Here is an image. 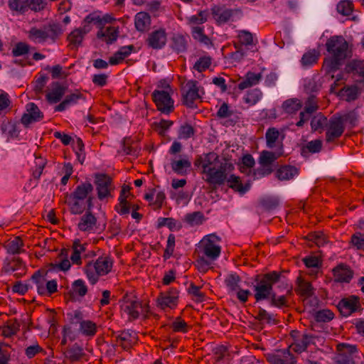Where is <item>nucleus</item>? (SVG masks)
I'll return each instance as SVG.
<instances>
[{
	"label": "nucleus",
	"instance_id": "nucleus-51",
	"mask_svg": "<svg viewBox=\"0 0 364 364\" xmlns=\"http://www.w3.org/2000/svg\"><path fill=\"white\" fill-rule=\"evenodd\" d=\"M100 18V16L97 14V12H93L86 16L82 23L84 32L89 33L92 29L90 24L93 23L96 26Z\"/></svg>",
	"mask_w": 364,
	"mask_h": 364
},
{
	"label": "nucleus",
	"instance_id": "nucleus-43",
	"mask_svg": "<svg viewBox=\"0 0 364 364\" xmlns=\"http://www.w3.org/2000/svg\"><path fill=\"white\" fill-rule=\"evenodd\" d=\"M255 319L261 323L265 322L268 324L276 325L279 321L274 318V315L268 313L264 309L259 307L258 313L255 316Z\"/></svg>",
	"mask_w": 364,
	"mask_h": 364
},
{
	"label": "nucleus",
	"instance_id": "nucleus-22",
	"mask_svg": "<svg viewBox=\"0 0 364 364\" xmlns=\"http://www.w3.org/2000/svg\"><path fill=\"white\" fill-rule=\"evenodd\" d=\"M322 146L323 143L321 139L312 140L301 147L300 154L303 157L307 159L311 154L319 153Z\"/></svg>",
	"mask_w": 364,
	"mask_h": 364
},
{
	"label": "nucleus",
	"instance_id": "nucleus-13",
	"mask_svg": "<svg viewBox=\"0 0 364 364\" xmlns=\"http://www.w3.org/2000/svg\"><path fill=\"white\" fill-rule=\"evenodd\" d=\"M334 282L337 283H350L353 277L354 272L346 263H340L332 269Z\"/></svg>",
	"mask_w": 364,
	"mask_h": 364
},
{
	"label": "nucleus",
	"instance_id": "nucleus-26",
	"mask_svg": "<svg viewBox=\"0 0 364 364\" xmlns=\"http://www.w3.org/2000/svg\"><path fill=\"white\" fill-rule=\"evenodd\" d=\"M23 266V262L20 257H14L11 259L6 257L4 259L1 273L7 274L11 272H15L20 269Z\"/></svg>",
	"mask_w": 364,
	"mask_h": 364
},
{
	"label": "nucleus",
	"instance_id": "nucleus-24",
	"mask_svg": "<svg viewBox=\"0 0 364 364\" xmlns=\"http://www.w3.org/2000/svg\"><path fill=\"white\" fill-rule=\"evenodd\" d=\"M65 87L59 82L53 83V89L46 95V100L50 104H55L61 100L65 93Z\"/></svg>",
	"mask_w": 364,
	"mask_h": 364
},
{
	"label": "nucleus",
	"instance_id": "nucleus-23",
	"mask_svg": "<svg viewBox=\"0 0 364 364\" xmlns=\"http://www.w3.org/2000/svg\"><path fill=\"white\" fill-rule=\"evenodd\" d=\"M299 169L294 166L284 165L280 166L277 172L276 176L280 181H289L293 179L294 176L299 175Z\"/></svg>",
	"mask_w": 364,
	"mask_h": 364
},
{
	"label": "nucleus",
	"instance_id": "nucleus-50",
	"mask_svg": "<svg viewBox=\"0 0 364 364\" xmlns=\"http://www.w3.org/2000/svg\"><path fill=\"white\" fill-rule=\"evenodd\" d=\"M346 73H351L356 72L360 76H364V65L359 60H352L349 62L345 68Z\"/></svg>",
	"mask_w": 364,
	"mask_h": 364
},
{
	"label": "nucleus",
	"instance_id": "nucleus-52",
	"mask_svg": "<svg viewBox=\"0 0 364 364\" xmlns=\"http://www.w3.org/2000/svg\"><path fill=\"white\" fill-rule=\"evenodd\" d=\"M212 59L210 56L200 57L193 65V68L199 73H203L208 69L211 65Z\"/></svg>",
	"mask_w": 364,
	"mask_h": 364
},
{
	"label": "nucleus",
	"instance_id": "nucleus-9",
	"mask_svg": "<svg viewBox=\"0 0 364 364\" xmlns=\"http://www.w3.org/2000/svg\"><path fill=\"white\" fill-rule=\"evenodd\" d=\"M112 336L115 338L113 346H120L124 350L131 349L136 339L134 332L131 330L112 331Z\"/></svg>",
	"mask_w": 364,
	"mask_h": 364
},
{
	"label": "nucleus",
	"instance_id": "nucleus-62",
	"mask_svg": "<svg viewBox=\"0 0 364 364\" xmlns=\"http://www.w3.org/2000/svg\"><path fill=\"white\" fill-rule=\"evenodd\" d=\"M49 33V38L55 41L63 33L61 26L59 23H49L46 26Z\"/></svg>",
	"mask_w": 364,
	"mask_h": 364
},
{
	"label": "nucleus",
	"instance_id": "nucleus-33",
	"mask_svg": "<svg viewBox=\"0 0 364 364\" xmlns=\"http://www.w3.org/2000/svg\"><path fill=\"white\" fill-rule=\"evenodd\" d=\"M282 155V152H273L262 151L259 158V164L261 166H272L273 163Z\"/></svg>",
	"mask_w": 364,
	"mask_h": 364
},
{
	"label": "nucleus",
	"instance_id": "nucleus-64",
	"mask_svg": "<svg viewBox=\"0 0 364 364\" xmlns=\"http://www.w3.org/2000/svg\"><path fill=\"white\" fill-rule=\"evenodd\" d=\"M350 242L358 250H364V234L355 232L351 236Z\"/></svg>",
	"mask_w": 364,
	"mask_h": 364
},
{
	"label": "nucleus",
	"instance_id": "nucleus-42",
	"mask_svg": "<svg viewBox=\"0 0 364 364\" xmlns=\"http://www.w3.org/2000/svg\"><path fill=\"white\" fill-rule=\"evenodd\" d=\"M80 331L84 336L92 337L97 333V325L92 321L85 320L80 324Z\"/></svg>",
	"mask_w": 364,
	"mask_h": 364
},
{
	"label": "nucleus",
	"instance_id": "nucleus-2",
	"mask_svg": "<svg viewBox=\"0 0 364 364\" xmlns=\"http://www.w3.org/2000/svg\"><path fill=\"white\" fill-rule=\"evenodd\" d=\"M326 47L331 57L326 58L323 64L327 73H335L348 58V43L342 36H333L327 40Z\"/></svg>",
	"mask_w": 364,
	"mask_h": 364
},
{
	"label": "nucleus",
	"instance_id": "nucleus-46",
	"mask_svg": "<svg viewBox=\"0 0 364 364\" xmlns=\"http://www.w3.org/2000/svg\"><path fill=\"white\" fill-rule=\"evenodd\" d=\"M241 281V279L239 275L236 273L230 274L227 276L225 279V284L228 287L229 291L233 292L236 291L240 288L239 283Z\"/></svg>",
	"mask_w": 364,
	"mask_h": 364
},
{
	"label": "nucleus",
	"instance_id": "nucleus-20",
	"mask_svg": "<svg viewBox=\"0 0 364 364\" xmlns=\"http://www.w3.org/2000/svg\"><path fill=\"white\" fill-rule=\"evenodd\" d=\"M226 182L230 188L241 195L247 193L250 188V183L242 184L240 177L231 174L228 178L227 177Z\"/></svg>",
	"mask_w": 364,
	"mask_h": 364
},
{
	"label": "nucleus",
	"instance_id": "nucleus-32",
	"mask_svg": "<svg viewBox=\"0 0 364 364\" xmlns=\"http://www.w3.org/2000/svg\"><path fill=\"white\" fill-rule=\"evenodd\" d=\"M134 24L139 32H144L151 24V17L146 12H139L135 16Z\"/></svg>",
	"mask_w": 364,
	"mask_h": 364
},
{
	"label": "nucleus",
	"instance_id": "nucleus-40",
	"mask_svg": "<svg viewBox=\"0 0 364 364\" xmlns=\"http://www.w3.org/2000/svg\"><path fill=\"white\" fill-rule=\"evenodd\" d=\"M85 353L82 347L77 344L73 345L71 348L65 352V356L71 362H76L82 358Z\"/></svg>",
	"mask_w": 364,
	"mask_h": 364
},
{
	"label": "nucleus",
	"instance_id": "nucleus-6",
	"mask_svg": "<svg viewBox=\"0 0 364 364\" xmlns=\"http://www.w3.org/2000/svg\"><path fill=\"white\" fill-rule=\"evenodd\" d=\"M151 97L157 109L163 114H169L174 110V101L169 93L165 90H154Z\"/></svg>",
	"mask_w": 364,
	"mask_h": 364
},
{
	"label": "nucleus",
	"instance_id": "nucleus-15",
	"mask_svg": "<svg viewBox=\"0 0 364 364\" xmlns=\"http://www.w3.org/2000/svg\"><path fill=\"white\" fill-rule=\"evenodd\" d=\"M178 291L175 288H170L166 292H161L157 298V304L161 309L166 307L174 308L178 301Z\"/></svg>",
	"mask_w": 364,
	"mask_h": 364
},
{
	"label": "nucleus",
	"instance_id": "nucleus-36",
	"mask_svg": "<svg viewBox=\"0 0 364 364\" xmlns=\"http://www.w3.org/2000/svg\"><path fill=\"white\" fill-rule=\"evenodd\" d=\"M142 308V304L138 301H132L126 302L125 304L122 306V310L127 313L132 319H136L139 316L138 309Z\"/></svg>",
	"mask_w": 364,
	"mask_h": 364
},
{
	"label": "nucleus",
	"instance_id": "nucleus-29",
	"mask_svg": "<svg viewBox=\"0 0 364 364\" xmlns=\"http://www.w3.org/2000/svg\"><path fill=\"white\" fill-rule=\"evenodd\" d=\"M96 223V217L91 213V211H87L86 213L82 216L77 226L80 230L85 232L92 230Z\"/></svg>",
	"mask_w": 364,
	"mask_h": 364
},
{
	"label": "nucleus",
	"instance_id": "nucleus-49",
	"mask_svg": "<svg viewBox=\"0 0 364 364\" xmlns=\"http://www.w3.org/2000/svg\"><path fill=\"white\" fill-rule=\"evenodd\" d=\"M279 136V132L276 128H269L265 134L267 146L270 149L274 147L276 145V141L278 140Z\"/></svg>",
	"mask_w": 364,
	"mask_h": 364
},
{
	"label": "nucleus",
	"instance_id": "nucleus-21",
	"mask_svg": "<svg viewBox=\"0 0 364 364\" xmlns=\"http://www.w3.org/2000/svg\"><path fill=\"white\" fill-rule=\"evenodd\" d=\"M48 271L45 269H38L31 276L30 281L36 284L37 292L41 296H44L45 287L46 284V276Z\"/></svg>",
	"mask_w": 364,
	"mask_h": 364
},
{
	"label": "nucleus",
	"instance_id": "nucleus-59",
	"mask_svg": "<svg viewBox=\"0 0 364 364\" xmlns=\"http://www.w3.org/2000/svg\"><path fill=\"white\" fill-rule=\"evenodd\" d=\"M30 46L24 42H18L13 48L11 53L14 57L25 55L29 53Z\"/></svg>",
	"mask_w": 364,
	"mask_h": 364
},
{
	"label": "nucleus",
	"instance_id": "nucleus-11",
	"mask_svg": "<svg viewBox=\"0 0 364 364\" xmlns=\"http://www.w3.org/2000/svg\"><path fill=\"white\" fill-rule=\"evenodd\" d=\"M337 350L339 352L336 358L337 364H355L353 355L357 352L356 346L339 343Z\"/></svg>",
	"mask_w": 364,
	"mask_h": 364
},
{
	"label": "nucleus",
	"instance_id": "nucleus-55",
	"mask_svg": "<svg viewBox=\"0 0 364 364\" xmlns=\"http://www.w3.org/2000/svg\"><path fill=\"white\" fill-rule=\"evenodd\" d=\"M192 36L195 40L208 45L210 43V38L204 33L203 27L196 26L192 28Z\"/></svg>",
	"mask_w": 364,
	"mask_h": 364
},
{
	"label": "nucleus",
	"instance_id": "nucleus-17",
	"mask_svg": "<svg viewBox=\"0 0 364 364\" xmlns=\"http://www.w3.org/2000/svg\"><path fill=\"white\" fill-rule=\"evenodd\" d=\"M80 100H85V97L80 90H76L73 93L67 95L64 100L55 107V112H63L69 107L76 105Z\"/></svg>",
	"mask_w": 364,
	"mask_h": 364
},
{
	"label": "nucleus",
	"instance_id": "nucleus-14",
	"mask_svg": "<svg viewBox=\"0 0 364 364\" xmlns=\"http://www.w3.org/2000/svg\"><path fill=\"white\" fill-rule=\"evenodd\" d=\"M267 360L270 364H295L296 360L289 348L277 350V353L266 355Z\"/></svg>",
	"mask_w": 364,
	"mask_h": 364
},
{
	"label": "nucleus",
	"instance_id": "nucleus-4",
	"mask_svg": "<svg viewBox=\"0 0 364 364\" xmlns=\"http://www.w3.org/2000/svg\"><path fill=\"white\" fill-rule=\"evenodd\" d=\"M97 197L100 200L112 197L111 192L114 189L112 178L107 173H97L94 176Z\"/></svg>",
	"mask_w": 364,
	"mask_h": 364
},
{
	"label": "nucleus",
	"instance_id": "nucleus-34",
	"mask_svg": "<svg viewBox=\"0 0 364 364\" xmlns=\"http://www.w3.org/2000/svg\"><path fill=\"white\" fill-rule=\"evenodd\" d=\"M24 243L21 238L19 236L15 237L11 240H8L5 245L4 247L6 248L7 252L11 255H18L23 252L24 250L22 249Z\"/></svg>",
	"mask_w": 364,
	"mask_h": 364
},
{
	"label": "nucleus",
	"instance_id": "nucleus-61",
	"mask_svg": "<svg viewBox=\"0 0 364 364\" xmlns=\"http://www.w3.org/2000/svg\"><path fill=\"white\" fill-rule=\"evenodd\" d=\"M342 91L344 92L346 96V100L351 102L355 100L359 95V88L357 85H352L347 87H344Z\"/></svg>",
	"mask_w": 364,
	"mask_h": 364
},
{
	"label": "nucleus",
	"instance_id": "nucleus-3",
	"mask_svg": "<svg viewBox=\"0 0 364 364\" xmlns=\"http://www.w3.org/2000/svg\"><path fill=\"white\" fill-rule=\"evenodd\" d=\"M340 314L348 317L356 312H361L363 308L360 304V299L356 295H350L342 298L336 305Z\"/></svg>",
	"mask_w": 364,
	"mask_h": 364
},
{
	"label": "nucleus",
	"instance_id": "nucleus-28",
	"mask_svg": "<svg viewBox=\"0 0 364 364\" xmlns=\"http://www.w3.org/2000/svg\"><path fill=\"white\" fill-rule=\"evenodd\" d=\"M211 13L213 17L220 23L228 22L233 15V11L232 9H223L218 6H214L212 7Z\"/></svg>",
	"mask_w": 364,
	"mask_h": 364
},
{
	"label": "nucleus",
	"instance_id": "nucleus-7",
	"mask_svg": "<svg viewBox=\"0 0 364 364\" xmlns=\"http://www.w3.org/2000/svg\"><path fill=\"white\" fill-rule=\"evenodd\" d=\"M220 238L215 234H210L204 237L203 240V252L211 261L215 260L220 255L221 247L216 243Z\"/></svg>",
	"mask_w": 364,
	"mask_h": 364
},
{
	"label": "nucleus",
	"instance_id": "nucleus-38",
	"mask_svg": "<svg viewBox=\"0 0 364 364\" xmlns=\"http://www.w3.org/2000/svg\"><path fill=\"white\" fill-rule=\"evenodd\" d=\"M298 288L296 289L301 296L310 297L314 294V289L311 284L302 279L301 277L297 278Z\"/></svg>",
	"mask_w": 364,
	"mask_h": 364
},
{
	"label": "nucleus",
	"instance_id": "nucleus-35",
	"mask_svg": "<svg viewBox=\"0 0 364 364\" xmlns=\"http://www.w3.org/2000/svg\"><path fill=\"white\" fill-rule=\"evenodd\" d=\"M87 33L84 32L83 26L78 28L73 31L67 37V40L69 41L70 45L72 48H78L81 46L82 42L84 39L85 36Z\"/></svg>",
	"mask_w": 364,
	"mask_h": 364
},
{
	"label": "nucleus",
	"instance_id": "nucleus-41",
	"mask_svg": "<svg viewBox=\"0 0 364 364\" xmlns=\"http://www.w3.org/2000/svg\"><path fill=\"white\" fill-rule=\"evenodd\" d=\"M328 120L323 114L319 113L315 115L311 120V127L312 131L316 132L323 130L327 127Z\"/></svg>",
	"mask_w": 364,
	"mask_h": 364
},
{
	"label": "nucleus",
	"instance_id": "nucleus-25",
	"mask_svg": "<svg viewBox=\"0 0 364 364\" xmlns=\"http://www.w3.org/2000/svg\"><path fill=\"white\" fill-rule=\"evenodd\" d=\"M93 191V186L90 182L78 185L71 193L70 197L75 200H84Z\"/></svg>",
	"mask_w": 364,
	"mask_h": 364
},
{
	"label": "nucleus",
	"instance_id": "nucleus-5",
	"mask_svg": "<svg viewBox=\"0 0 364 364\" xmlns=\"http://www.w3.org/2000/svg\"><path fill=\"white\" fill-rule=\"evenodd\" d=\"M326 128L325 136L327 143L334 142L340 138L345 131V124L343 123L341 114H333L329 119Z\"/></svg>",
	"mask_w": 364,
	"mask_h": 364
},
{
	"label": "nucleus",
	"instance_id": "nucleus-60",
	"mask_svg": "<svg viewBox=\"0 0 364 364\" xmlns=\"http://www.w3.org/2000/svg\"><path fill=\"white\" fill-rule=\"evenodd\" d=\"M8 5L9 9L13 11L20 14L26 12V0H9Z\"/></svg>",
	"mask_w": 364,
	"mask_h": 364
},
{
	"label": "nucleus",
	"instance_id": "nucleus-39",
	"mask_svg": "<svg viewBox=\"0 0 364 364\" xmlns=\"http://www.w3.org/2000/svg\"><path fill=\"white\" fill-rule=\"evenodd\" d=\"M302 107V103L297 98H291L285 100L282 104L284 111L287 114H294Z\"/></svg>",
	"mask_w": 364,
	"mask_h": 364
},
{
	"label": "nucleus",
	"instance_id": "nucleus-37",
	"mask_svg": "<svg viewBox=\"0 0 364 364\" xmlns=\"http://www.w3.org/2000/svg\"><path fill=\"white\" fill-rule=\"evenodd\" d=\"M205 220L204 214L200 211H195L185 215L183 221L190 226L201 225Z\"/></svg>",
	"mask_w": 364,
	"mask_h": 364
},
{
	"label": "nucleus",
	"instance_id": "nucleus-30",
	"mask_svg": "<svg viewBox=\"0 0 364 364\" xmlns=\"http://www.w3.org/2000/svg\"><path fill=\"white\" fill-rule=\"evenodd\" d=\"M28 38L35 43H43L49 38L47 28L44 26L43 29L32 27L28 32Z\"/></svg>",
	"mask_w": 364,
	"mask_h": 364
},
{
	"label": "nucleus",
	"instance_id": "nucleus-16",
	"mask_svg": "<svg viewBox=\"0 0 364 364\" xmlns=\"http://www.w3.org/2000/svg\"><path fill=\"white\" fill-rule=\"evenodd\" d=\"M316 336L312 334L302 333L301 336L296 338L289 348L296 353H302L305 351L311 344H315Z\"/></svg>",
	"mask_w": 364,
	"mask_h": 364
},
{
	"label": "nucleus",
	"instance_id": "nucleus-47",
	"mask_svg": "<svg viewBox=\"0 0 364 364\" xmlns=\"http://www.w3.org/2000/svg\"><path fill=\"white\" fill-rule=\"evenodd\" d=\"M336 9L340 14L344 16H348L353 11V1L350 0H341L338 3Z\"/></svg>",
	"mask_w": 364,
	"mask_h": 364
},
{
	"label": "nucleus",
	"instance_id": "nucleus-56",
	"mask_svg": "<svg viewBox=\"0 0 364 364\" xmlns=\"http://www.w3.org/2000/svg\"><path fill=\"white\" fill-rule=\"evenodd\" d=\"M318 107L316 95H310L305 101L304 110L312 114L318 109Z\"/></svg>",
	"mask_w": 364,
	"mask_h": 364
},
{
	"label": "nucleus",
	"instance_id": "nucleus-44",
	"mask_svg": "<svg viewBox=\"0 0 364 364\" xmlns=\"http://www.w3.org/2000/svg\"><path fill=\"white\" fill-rule=\"evenodd\" d=\"M262 92L260 90L255 88L249 90L243 97L244 102L250 106L255 105L262 98Z\"/></svg>",
	"mask_w": 364,
	"mask_h": 364
},
{
	"label": "nucleus",
	"instance_id": "nucleus-12",
	"mask_svg": "<svg viewBox=\"0 0 364 364\" xmlns=\"http://www.w3.org/2000/svg\"><path fill=\"white\" fill-rule=\"evenodd\" d=\"M166 41L167 35L165 29L159 28L149 33L145 43L150 48L159 50L165 46Z\"/></svg>",
	"mask_w": 364,
	"mask_h": 364
},
{
	"label": "nucleus",
	"instance_id": "nucleus-57",
	"mask_svg": "<svg viewBox=\"0 0 364 364\" xmlns=\"http://www.w3.org/2000/svg\"><path fill=\"white\" fill-rule=\"evenodd\" d=\"M334 317V314L329 309L317 311L314 314V318L317 322H329Z\"/></svg>",
	"mask_w": 364,
	"mask_h": 364
},
{
	"label": "nucleus",
	"instance_id": "nucleus-45",
	"mask_svg": "<svg viewBox=\"0 0 364 364\" xmlns=\"http://www.w3.org/2000/svg\"><path fill=\"white\" fill-rule=\"evenodd\" d=\"M306 238L318 247H323L328 242L326 235L322 232H310L306 235Z\"/></svg>",
	"mask_w": 364,
	"mask_h": 364
},
{
	"label": "nucleus",
	"instance_id": "nucleus-63",
	"mask_svg": "<svg viewBox=\"0 0 364 364\" xmlns=\"http://www.w3.org/2000/svg\"><path fill=\"white\" fill-rule=\"evenodd\" d=\"M239 41L242 45L251 46L255 45L252 34L246 30H242L238 33Z\"/></svg>",
	"mask_w": 364,
	"mask_h": 364
},
{
	"label": "nucleus",
	"instance_id": "nucleus-19",
	"mask_svg": "<svg viewBox=\"0 0 364 364\" xmlns=\"http://www.w3.org/2000/svg\"><path fill=\"white\" fill-rule=\"evenodd\" d=\"M113 259L110 257H100L92 265L97 275H106L111 272Z\"/></svg>",
	"mask_w": 364,
	"mask_h": 364
},
{
	"label": "nucleus",
	"instance_id": "nucleus-10",
	"mask_svg": "<svg viewBox=\"0 0 364 364\" xmlns=\"http://www.w3.org/2000/svg\"><path fill=\"white\" fill-rule=\"evenodd\" d=\"M198 83L193 80L188 81L186 85L188 90L182 94L183 105L188 108H196L195 100L200 98Z\"/></svg>",
	"mask_w": 364,
	"mask_h": 364
},
{
	"label": "nucleus",
	"instance_id": "nucleus-31",
	"mask_svg": "<svg viewBox=\"0 0 364 364\" xmlns=\"http://www.w3.org/2000/svg\"><path fill=\"white\" fill-rule=\"evenodd\" d=\"M262 79L261 73H255L252 72H247L245 78L238 84V88L243 90L246 88L250 87L259 83Z\"/></svg>",
	"mask_w": 364,
	"mask_h": 364
},
{
	"label": "nucleus",
	"instance_id": "nucleus-8",
	"mask_svg": "<svg viewBox=\"0 0 364 364\" xmlns=\"http://www.w3.org/2000/svg\"><path fill=\"white\" fill-rule=\"evenodd\" d=\"M203 174L205 176L204 180L212 186L213 189H216L218 186L224 184L227 179L226 168L223 166L218 169L215 167L208 169Z\"/></svg>",
	"mask_w": 364,
	"mask_h": 364
},
{
	"label": "nucleus",
	"instance_id": "nucleus-58",
	"mask_svg": "<svg viewBox=\"0 0 364 364\" xmlns=\"http://www.w3.org/2000/svg\"><path fill=\"white\" fill-rule=\"evenodd\" d=\"M195 129L192 125L188 123L182 124L178 130V138L188 139L195 134Z\"/></svg>",
	"mask_w": 364,
	"mask_h": 364
},
{
	"label": "nucleus",
	"instance_id": "nucleus-27",
	"mask_svg": "<svg viewBox=\"0 0 364 364\" xmlns=\"http://www.w3.org/2000/svg\"><path fill=\"white\" fill-rule=\"evenodd\" d=\"M186 37L180 33H174L171 38V48L177 53H183L187 49Z\"/></svg>",
	"mask_w": 364,
	"mask_h": 364
},
{
	"label": "nucleus",
	"instance_id": "nucleus-18",
	"mask_svg": "<svg viewBox=\"0 0 364 364\" xmlns=\"http://www.w3.org/2000/svg\"><path fill=\"white\" fill-rule=\"evenodd\" d=\"M87 291V287L85 285V282L81 279H78L72 283L71 289L67 293V296L70 301H75L77 296H85Z\"/></svg>",
	"mask_w": 364,
	"mask_h": 364
},
{
	"label": "nucleus",
	"instance_id": "nucleus-1",
	"mask_svg": "<svg viewBox=\"0 0 364 364\" xmlns=\"http://www.w3.org/2000/svg\"><path fill=\"white\" fill-rule=\"evenodd\" d=\"M283 272L271 271L255 276L253 290L257 302L267 300L271 306L278 309L289 306V298L293 294V288Z\"/></svg>",
	"mask_w": 364,
	"mask_h": 364
},
{
	"label": "nucleus",
	"instance_id": "nucleus-48",
	"mask_svg": "<svg viewBox=\"0 0 364 364\" xmlns=\"http://www.w3.org/2000/svg\"><path fill=\"white\" fill-rule=\"evenodd\" d=\"M319 57V53L315 50H309L305 53L301 60L303 66H311L317 63Z\"/></svg>",
	"mask_w": 364,
	"mask_h": 364
},
{
	"label": "nucleus",
	"instance_id": "nucleus-54",
	"mask_svg": "<svg viewBox=\"0 0 364 364\" xmlns=\"http://www.w3.org/2000/svg\"><path fill=\"white\" fill-rule=\"evenodd\" d=\"M191 166V163L188 159H181L171 162L172 170L178 174H183L185 172L184 169Z\"/></svg>",
	"mask_w": 364,
	"mask_h": 364
},
{
	"label": "nucleus",
	"instance_id": "nucleus-53",
	"mask_svg": "<svg viewBox=\"0 0 364 364\" xmlns=\"http://www.w3.org/2000/svg\"><path fill=\"white\" fill-rule=\"evenodd\" d=\"M259 205L265 210H272L279 205V200L274 197H264L259 199Z\"/></svg>",
	"mask_w": 364,
	"mask_h": 364
}]
</instances>
